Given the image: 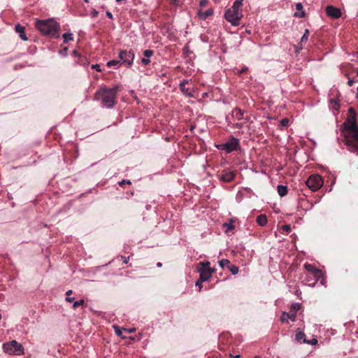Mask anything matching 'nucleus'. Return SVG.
I'll return each instance as SVG.
<instances>
[{"label":"nucleus","mask_w":358,"mask_h":358,"mask_svg":"<svg viewBox=\"0 0 358 358\" xmlns=\"http://www.w3.org/2000/svg\"><path fill=\"white\" fill-rule=\"evenodd\" d=\"M114 329H115V334L117 336H122V330L120 329V328L119 327L114 326Z\"/></svg>","instance_id":"obj_34"},{"label":"nucleus","mask_w":358,"mask_h":358,"mask_svg":"<svg viewBox=\"0 0 358 358\" xmlns=\"http://www.w3.org/2000/svg\"><path fill=\"white\" fill-rule=\"evenodd\" d=\"M120 61H117V60H110V61H109V62L107 63V66H108V67L115 66H116V65L120 64Z\"/></svg>","instance_id":"obj_28"},{"label":"nucleus","mask_w":358,"mask_h":358,"mask_svg":"<svg viewBox=\"0 0 358 358\" xmlns=\"http://www.w3.org/2000/svg\"><path fill=\"white\" fill-rule=\"evenodd\" d=\"M154 54V52L152 50H145L143 51V55L145 57L150 58Z\"/></svg>","instance_id":"obj_27"},{"label":"nucleus","mask_w":358,"mask_h":358,"mask_svg":"<svg viewBox=\"0 0 358 358\" xmlns=\"http://www.w3.org/2000/svg\"><path fill=\"white\" fill-rule=\"evenodd\" d=\"M85 303L83 299H80L79 301H75L73 304V308L76 309L78 306H83Z\"/></svg>","instance_id":"obj_26"},{"label":"nucleus","mask_w":358,"mask_h":358,"mask_svg":"<svg viewBox=\"0 0 358 358\" xmlns=\"http://www.w3.org/2000/svg\"><path fill=\"white\" fill-rule=\"evenodd\" d=\"M310 275L313 278V282H309V286L314 287L315 285L316 284V282H317V280L322 277L323 273H322V271L320 269H319L318 273H316V272L315 273L314 272V273H313Z\"/></svg>","instance_id":"obj_17"},{"label":"nucleus","mask_w":358,"mask_h":358,"mask_svg":"<svg viewBox=\"0 0 358 358\" xmlns=\"http://www.w3.org/2000/svg\"><path fill=\"white\" fill-rule=\"evenodd\" d=\"M289 124V120L287 118H283L280 120V124L282 127H287Z\"/></svg>","instance_id":"obj_32"},{"label":"nucleus","mask_w":358,"mask_h":358,"mask_svg":"<svg viewBox=\"0 0 358 358\" xmlns=\"http://www.w3.org/2000/svg\"><path fill=\"white\" fill-rule=\"evenodd\" d=\"M24 27L22 26L20 24H17L15 27V30L17 33L19 34V36L21 38V39H22L23 41H27L28 38L24 33Z\"/></svg>","instance_id":"obj_14"},{"label":"nucleus","mask_w":358,"mask_h":358,"mask_svg":"<svg viewBox=\"0 0 358 358\" xmlns=\"http://www.w3.org/2000/svg\"><path fill=\"white\" fill-rule=\"evenodd\" d=\"M230 262L228 259H222L219 262V264L222 268L227 267L228 268L229 265L230 264Z\"/></svg>","instance_id":"obj_25"},{"label":"nucleus","mask_w":358,"mask_h":358,"mask_svg":"<svg viewBox=\"0 0 358 358\" xmlns=\"http://www.w3.org/2000/svg\"><path fill=\"white\" fill-rule=\"evenodd\" d=\"M119 58L122 64L131 66L134 59V52L133 50H120L119 52Z\"/></svg>","instance_id":"obj_9"},{"label":"nucleus","mask_w":358,"mask_h":358,"mask_svg":"<svg viewBox=\"0 0 358 358\" xmlns=\"http://www.w3.org/2000/svg\"><path fill=\"white\" fill-rule=\"evenodd\" d=\"M190 80H183L179 85V88L180 91L187 96L192 97L193 96L192 92L193 88L189 85Z\"/></svg>","instance_id":"obj_10"},{"label":"nucleus","mask_w":358,"mask_h":358,"mask_svg":"<svg viewBox=\"0 0 358 358\" xmlns=\"http://www.w3.org/2000/svg\"><path fill=\"white\" fill-rule=\"evenodd\" d=\"M335 104L337 105V106H339V104H338L337 102H335Z\"/></svg>","instance_id":"obj_55"},{"label":"nucleus","mask_w":358,"mask_h":358,"mask_svg":"<svg viewBox=\"0 0 358 358\" xmlns=\"http://www.w3.org/2000/svg\"><path fill=\"white\" fill-rule=\"evenodd\" d=\"M217 148L220 150H224L227 153L239 150L241 149L239 140L232 136L226 143L217 145Z\"/></svg>","instance_id":"obj_6"},{"label":"nucleus","mask_w":358,"mask_h":358,"mask_svg":"<svg viewBox=\"0 0 358 358\" xmlns=\"http://www.w3.org/2000/svg\"><path fill=\"white\" fill-rule=\"evenodd\" d=\"M106 14V16L108 18H110V19H113V15H112V13L110 12L107 11Z\"/></svg>","instance_id":"obj_45"},{"label":"nucleus","mask_w":358,"mask_h":358,"mask_svg":"<svg viewBox=\"0 0 358 358\" xmlns=\"http://www.w3.org/2000/svg\"><path fill=\"white\" fill-rule=\"evenodd\" d=\"M256 221L259 226H265L267 223V217L266 215L261 214L257 216Z\"/></svg>","instance_id":"obj_19"},{"label":"nucleus","mask_w":358,"mask_h":358,"mask_svg":"<svg viewBox=\"0 0 358 358\" xmlns=\"http://www.w3.org/2000/svg\"><path fill=\"white\" fill-rule=\"evenodd\" d=\"M282 230L288 234L291 231V226L289 224H285L282 227Z\"/></svg>","instance_id":"obj_29"},{"label":"nucleus","mask_w":358,"mask_h":358,"mask_svg":"<svg viewBox=\"0 0 358 358\" xmlns=\"http://www.w3.org/2000/svg\"><path fill=\"white\" fill-rule=\"evenodd\" d=\"M354 83H355V80L348 77V85L352 86L354 84Z\"/></svg>","instance_id":"obj_42"},{"label":"nucleus","mask_w":358,"mask_h":358,"mask_svg":"<svg viewBox=\"0 0 358 358\" xmlns=\"http://www.w3.org/2000/svg\"><path fill=\"white\" fill-rule=\"evenodd\" d=\"M296 8L297 10H301V9H302L303 6H302L301 3H299L296 5Z\"/></svg>","instance_id":"obj_46"},{"label":"nucleus","mask_w":358,"mask_h":358,"mask_svg":"<svg viewBox=\"0 0 358 358\" xmlns=\"http://www.w3.org/2000/svg\"><path fill=\"white\" fill-rule=\"evenodd\" d=\"M85 2L88 3L89 0H83Z\"/></svg>","instance_id":"obj_52"},{"label":"nucleus","mask_w":358,"mask_h":358,"mask_svg":"<svg viewBox=\"0 0 358 358\" xmlns=\"http://www.w3.org/2000/svg\"><path fill=\"white\" fill-rule=\"evenodd\" d=\"M125 184L131 185V181H130V180H122V181H120V182H119L120 186H123V185H125Z\"/></svg>","instance_id":"obj_36"},{"label":"nucleus","mask_w":358,"mask_h":358,"mask_svg":"<svg viewBox=\"0 0 358 358\" xmlns=\"http://www.w3.org/2000/svg\"><path fill=\"white\" fill-rule=\"evenodd\" d=\"M357 97L358 98V87H357Z\"/></svg>","instance_id":"obj_56"},{"label":"nucleus","mask_w":358,"mask_h":358,"mask_svg":"<svg viewBox=\"0 0 358 358\" xmlns=\"http://www.w3.org/2000/svg\"><path fill=\"white\" fill-rule=\"evenodd\" d=\"M341 132L344 137L345 144L351 152H358V124L357 114L353 108L348 110V116L341 125Z\"/></svg>","instance_id":"obj_1"},{"label":"nucleus","mask_w":358,"mask_h":358,"mask_svg":"<svg viewBox=\"0 0 358 358\" xmlns=\"http://www.w3.org/2000/svg\"><path fill=\"white\" fill-rule=\"evenodd\" d=\"M36 27L44 36L55 38L59 36V24L53 19L37 20L36 22Z\"/></svg>","instance_id":"obj_2"},{"label":"nucleus","mask_w":358,"mask_h":358,"mask_svg":"<svg viewBox=\"0 0 358 358\" xmlns=\"http://www.w3.org/2000/svg\"><path fill=\"white\" fill-rule=\"evenodd\" d=\"M98 15H99V12L96 10H93L92 12V15L93 17H98Z\"/></svg>","instance_id":"obj_41"},{"label":"nucleus","mask_w":358,"mask_h":358,"mask_svg":"<svg viewBox=\"0 0 358 358\" xmlns=\"http://www.w3.org/2000/svg\"><path fill=\"white\" fill-rule=\"evenodd\" d=\"M244 111L240 108H236L231 112V115L234 118L240 120L243 118Z\"/></svg>","instance_id":"obj_16"},{"label":"nucleus","mask_w":358,"mask_h":358,"mask_svg":"<svg viewBox=\"0 0 358 358\" xmlns=\"http://www.w3.org/2000/svg\"><path fill=\"white\" fill-rule=\"evenodd\" d=\"M122 259H123V262H124V264H127V263H128V262H129V257H123V256H122Z\"/></svg>","instance_id":"obj_43"},{"label":"nucleus","mask_w":358,"mask_h":358,"mask_svg":"<svg viewBox=\"0 0 358 358\" xmlns=\"http://www.w3.org/2000/svg\"><path fill=\"white\" fill-rule=\"evenodd\" d=\"M304 268L306 270V271L308 272V275H310L312 274L313 273H317L319 272V269L315 268L313 264H308V263H306L304 264Z\"/></svg>","instance_id":"obj_18"},{"label":"nucleus","mask_w":358,"mask_h":358,"mask_svg":"<svg viewBox=\"0 0 358 358\" xmlns=\"http://www.w3.org/2000/svg\"><path fill=\"white\" fill-rule=\"evenodd\" d=\"M234 229V226H233L232 224H229L228 228H227V230H231V229Z\"/></svg>","instance_id":"obj_49"},{"label":"nucleus","mask_w":358,"mask_h":358,"mask_svg":"<svg viewBox=\"0 0 358 358\" xmlns=\"http://www.w3.org/2000/svg\"><path fill=\"white\" fill-rule=\"evenodd\" d=\"M157 266L158 267H161V266H162V263H161V262H158V263L157 264Z\"/></svg>","instance_id":"obj_51"},{"label":"nucleus","mask_w":358,"mask_h":358,"mask_svg":"<svg viewBox=\"0 0 358 358\" xmlns=\"http://www.w3.org/2000/svg\"><path fill=\"white\" fill-rule=\"evenodd\" d=\"M304 343L311 344V345H316L317 343V340L316 338H313L311 341H308L306 339L303 340Z\"/></svg>","instance_id":"obj_30"},{"label":"nucleus","mask_w":358,"mask_h":358,"mask_svg":"<svg viewBox=\"0 0 358 358\" xmlns=\"http://www.w3.org/2000/svg\"><path fill=\"white\" fill-rule=\"evenodd\" d=\"M124 331H127L129 333H132V332H134L135 331V329H129V330H127V329H124Z\"/></svg>","instance_id":"obj_48"},{"label":"nucleus","mask_w":358,"mask_h":358,"mask_svg":"<svg viewBox=\"0 0 358 358\" xmlns=\"http://www.w3.org/2000/svg\"><path fill=\"white\" fill-rule=\"evenodd\" d=\"M3 348L4 352L10 355H20L24 353L22 345L16 341L4 343Z\"/></svg>","instance_id":"obj_8"},{"label":"nucleus","mask_w":358,"mask_h":358,"mask_svg":"<svg viewBox=\"0 0 358 358\" xmlns=\"http://www.w3.org/2000/svg\"><path fill=\"white\" fill-rule=\"evenodd\" d=\"M278 193L280 196H285L287 194L288 189L287 186L279 185L277 187Z\"/></svg>","instance_id":"obj_20"},{"label":"nucleus","mask_w":358,"mask_h":358,"mask_svg":"<svg viewBox=\"0 0 358 358\" xmlns=\"http://www.w3.org/2000/svg\"><path fill=\"white\" fill-rule=\"evenodd\" d=\"M326 13L328 16L338 19L341 16V11L339 8H336L333 6H328L326 8Z\"/></svg>","instance_id":"obj_12"},{"label":"nucleus","mask_w":358,"mask_h":358,"mask_svg":"<svg viewBox=\"0 0 358 358\" xmlns=\"http://www.w3.org/2000/svg\"><path fill=\"white\" fill-rule=\"evenodd\" d=\"M119 86L116 85L113 88L103 87L95 94V99L101 100V103L108 108H112L115 102Z\"/></svg>","instance_id":"obj_3"},{"label":"nucleus","mask_w":358,"mask_h":358,"mask_svg":"<svg viewBox=\"0 0 358 358\" xmlns=\"http://www.w3.org/2000/svg\"><path fill=\"white\" fill-rule=\"evenodd\" d=\"M357 75H358V70H357Z\"/></svg>","instance_id":"obj_58"},{"label":"nucleus","mask_w":358,"mask_h":358,"mask_svg":"<svg viewBox=\"0 0 358 358\" xmlns=\"http://www.w3.org/2000/svg\"><path fill=\"white\" fill-rule=\"evenodd\" d=\"M64 43H66L69 41H73V34L71 33H65L63 34Z\"/></svg>","instance_id":"obj_23"},{"label":"nucleus","mask_w":358,"mask_h":358,"mask_svg":"<svg viewBox=\"0 0 358 358\" xmlns=\"http://www.w3.org/2000/svg\"><path fill=\"white\" fill-rule=\"evenodd\" d=\"M213 13V10L212 8H210V9H208L205 11H202L201 10H199L198 11V16L199 17L200 19L201 20H206L208 17H209L210 16H211Z\"/></svg>","instance_id":"obj_15"},{"label":"nucleus","mask_w":358,"mask_h":358,"mask_svg":"<svg viewBox=\"0 0 358 358\" xmlns=\"http://www.w3.org/2000/svg\"><path fill=\"white\" fill-rule=\"evenodd\" d=\"M309 31L308 29L305 30V33L301 38L300 44L302 45L303 43H306L308 39Z\"/></svg>","instance_id":"obj_24"},{"label":"nucleus","mask_w":358,"mask_h":358,"mask_svg":"<svg viewBox=\"0 0 358 358\" xmlns=\"http://www.w3.org/2000/svg\"><path fill=\"white\" fill-rule=\"evenodd\" d=\"M66 301L67 302L71 303V302H73V301H74V298H73V297H69V296H67V297L66 298Z\"/></svg>","instance_id":"obj_44"},{"label":"nucleus","mask_w":358,"mask_h":358,"mask_svg":"<svg viewBox=\"0 0 358 358\" xmlns=\"http://www.w3.org/2000/svg\"><path fill=\"white\" fill-rule=\"evenodd\" d=\"M254 358H261V357H255Z\"/></svg>","instance_id":"obj_57"},{"label":"nucleus","mask_w":358,"mask_h":358,"mask_svg":"<svg viewBox=\"0 0 358 358\" xmlns=\"http://www.w3.org/2000/svg\"><path fill=\"white\" fill-rule=\"evenodd\" d=\"M335 104L337 105V106H339V104H338L337 102H335Z\"/></svg>","instance_id":"obj_54"},{"label":"nucleus","mask_w":358,"mask_h":358,"mask_svg":"<svg viewBox=\"0 0 358 358\" xmlns=\"http://www.w3.org/2000/svg\"><path fill=\"white\" fill-rule=\"evenodd\" d=\"M295 339L299 343H303V340L306 339V335L302 331L297 330Z\"/></svg>","instance_id":"obj_21"},{"label":"nucleus","mask_w":358,"mask_h":358,"mask_svg":"<svg viewBox=\"0 0 358 358\" xmlns=\"http://www.w3.org/2000/svg\"><path fill=\"white\" fill-rule=\"evenodd\" d=\"M208 0H201L200 1V6L205 7L208 4Z\"/></svg>","instance_id":"obj_38"},{"label":"nucleus","mask_w":358,"mask_h":358,"mask_svg":"<svg viewBox=\"0 0 358 358\" xmlns=\"http://www.w3.org/2000/svg\"><path fill=\"white\" fill-rule=\"evenodd\" d=\"M231 272L232 274H237L238 273V271H239V268L238 266H236V265L234 264H230L227 268Z\"/></svg>","instance_id":"obj_22"},{"label":"nucleus","mask_w":358,"mask_h":358,"mask_svg":"<svg viewBox=\"0 0 358 358\" xmlns=\"http://www.w3.org/2000/svg\"><path fill=\"white\" fill-rule=\"evenodd\" d=\"M299 308V305L297 303H294L292 306L291 309L293 310V312H295L296 313V311Z\"/></svg>","instance_id":"obj_37"},{"label":"nucleus","mask_w":358,"mask_h":358,"mask_svg":"<svg viewBox=\"0 0 358 358\" xmlns=\"http://www.w3.org/2000/svg\"><path fill=\"white\" fill-rule=\"evenodd\" d=\"M209 262H199L197 271L199 273V282L207 281L215 272L210 266Z\"/></svg>","instance_id":"obj_5"},{"label":"nucleus","mask_w":358,"mask_h":358,"mask_svg":"<svg viewBox=\"0 0 358 358\" xmlns=\"http://www.w3.org/2000/svg\"><path fill=\"white\" fill-rule=\"evenodd\" d=\"M196 286L199 287V291L201 292L202 289V282H199V279L196 282Z\"/></svg>","instance_id":"obj_40"},{"label":"nucleus","mask_w":358,"mask_h":358,"mask_svg":"<svg viewBox=\"0 0 358 358\" xmlns=\"http://www.w3.org/2000/svg\"><path fill=\"white\" fill-rule=\"evenodd\" d=\"M323 183V179L319 174L310 175L306 182L307 187L313 192L320 189L322 187Z\"/></svg>","instance_id":"obj_7"},{"label":"nucleus","mask_w":358,"mask_h":358,"mask_svg":"<svg viewBox=\"0 0 358 358\" xmlns=\"http://www.w3.org/2000/svg\"><path fill=\"white\" fill-rule=\"evenodd\" d=\"M306 284L308 285H309V282H313V278L311 275H306Z\"/></svg>","instance_id":"obj_33"},{"label":"nucleus","mask_w":358,"mask_h":358,"mask_svg":"<svg viewBox=\"0 0 358 358\" xmlns=\"http://www.w3.org/2000/svg\"><path fill=\"white\" fill-rule=\"evenodd\" d=\"M141 63L143 65L147 66V65H148L150 63V60L149 59V58H147V57L143 58L141 59Z\"/></svg>","instance_id":"obj_35"},{"label":"nucleus","mask_w":358,"mask_h":358,"mask_svg":"<svg viewBox=\"0 0 358 358\" xmlns=\"http://www.w3.org/2000/svg\"><path fill=\"white\" fill-rule=\"evenodd\" d=\"M243 0H236L232 6L225 11L224 18L233 26H238L240 24V20L243 17Z\"/></svg>","instance_id":"obj_4"},{"label":"nucleus","mask_w":358,"mask_h":358,"mask_svg":"<svg viewBox=\"0 0 358 358\" xmlns=\"http://www.w3.org/2000/svg\"><path fill=\"white\" fill-rule=\"evenodd\" d=\"M236 175V173L234 171L224 170L218 175V178L224 182H230L234 179Z\"/></svg>","instance_id":"obj_11"},{"label":"nucleus","mask_w":358,"mask_h":358,"mask_svg":"<svg viewBox=\"0 0 358 358\" xmlns=\"http://www.w3.org/2000/svg\"><path fill=\"white\" fill-rule=\"evenodd\" d=\"M296 318V313L295 312H290L289 313L283 312L281 317H280V321L282 322H287V320L289 319L291 321L294 322Z\"/></svg>","instance_id":"obj_13"},{"label":"nucleus","mask_w":358,"mask_h":358,"mask_svg":"<svg viewBox=\"0 0 358 358\" xmlns=\"http://www.w3.org/2000/svg\"><path fill=\"white\" fill-rule=\"evenodd\" d=\"M230 356H231V358H240L241 357L240 355H237L236 356H232V355H230Z\"/></svg>","instance_id":"obj_50"},{"label":"nucleus","mask_w":358,"mask_h":358,"mask_svg":"<svg viewBox=\"0 0 358 358\" xmlns=\"http://www.w3.org/2000/svg\"><path fill=\"white\" fill-rule=\"evenodd\" d=\"M92 69H94L96 71L99 72L101 71V68H100V66L98 65V64H93L92 66Z\"/></svg>","instance_id":"obj_39"},{"label":"nucleus","mask_w":358,"mask_h":358,"mask_svg":"<svg viewBox=\"0 0 358 358\" xmlns=\"http://www.w3.org/2000/svg\"><path fill=\"white\" fill-rule=\"evenodd\" d=\"M248 67H246V66H244V67H243L241 70H238V71H237L236 74H237L238 76H240V75H241V74L245 73V72H247V71H248Z\"/></svg>","instance_id":"obj_31"},{"label":"nucleus","mask_w":358,"mask_h":358,"mask_svg":"<svg viewBox=\"0 0 358 358\" xmlns=\"http://www.w3.org/2000/svg\"><path fill=\"white\" fill-rule=\"evenodd\" d=\"M335 104L337 105V106H339V104H338L337 102H335Z\"/></svg>","instance_id":"obj_53"},{"label":"nucleus","mask_w":358,"mask_h":358,"mask_svg":"<svg viewBox=\"0 0 358 358\" xmlns=\"http://www.w3.org/2000/svg\"><path fill=\"white\" fill-rule=\"evenodd\" d=\"M72 293H73V291L71 289H70L66 292V294L67 295V296H69L71 294H72Z\"/></svg>","instance_id":"obj_47"}]
</instances>
